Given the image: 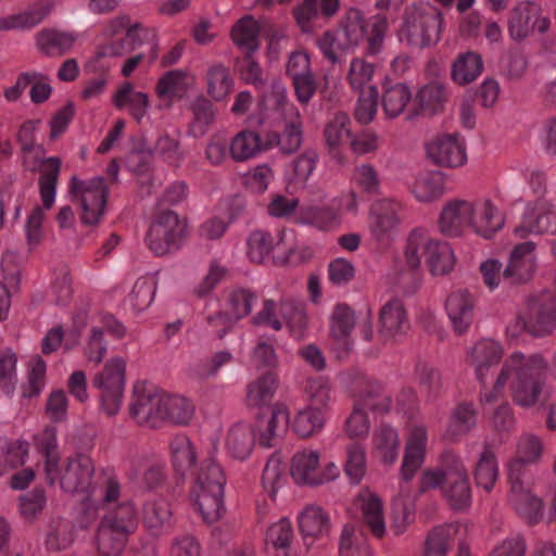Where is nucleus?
<instances>
[{"label": "nucleus", "mask_w": 556, "mask_h": 556, "mask_svg": "<svg viewBox=\"0 0 556 556\" xmlns=\"http://www.w3.org/2000/svg\"><path fill=\"white\" fill-rule=\"evenodd\" d=\"M547 369L548 362L542 354L511 352L504 358L493 383L482 391L481 403L493 404L505 400L509 391L517 406L534 407L543 395Z\"/></svg>", "instance_id": "f257e3e1"}, {"label": "nucleus", "mask_w": 556, "mask_h": 556, "mask_svg": "<svg viewBox=\"0 0 556 556\" xmlns=\"http://www.w3.org/2000/svg\"><path fill=\"white\" fill-rule=\"evenodd\" d=\"M422 262L431 276H447L456 266L455 251L448 242L434 238L427 229L416 228L406 239L400 270L416 271Z\"/></svg>", "instance_id": "f03ea898"}, {"label": "nucleus", "mask_w": 556, "mask_h": 556, "mask_svg": "<svg viewBox=\"0 0 556 556\" xmlns=\"http://www.w3.org/2000/svg\"><path fill=\"white\" fill-rule=\"evenodd\" d=\"M267 111L265 121L273 125H283L281 135L268 134L267 139L275 140L283 153H292L299 149L302 143V131L300 113L296 106L287 98V89L280 83H274L271 92L265 98Z\"/></svg>", "instance_id": "7ed1b4c3"}, {"label": "nucleus", "mask_w": 556, "mask_h": 556, "mask_svg": "<svg viewBox=\"0 0 556 556\" xmlns=\"http://www.w3.org/2000/svg\"><path fill=\"white\" fill-rule=\"evenodd\" d=\"M556 328V299L549 293L528 296L518 307L515 317L508 323L506 332L510 338L522 333L545 337Z\"/></svg>", "instance_id": "20e7f679"}, {"label": "nucleus", "mask_w": 556, "mask_h": 556, "mask_svg": "<svg viewBox=\"0 0 556 556\" xmlns=\"http://www.w3.org/2000/svg\"><path fill=\"white\" fill-rule=\"evenodd\" d=\"M226 477L222 467L213 459L204 460L197 470L190 497L203 520L217 521L224 510Z\"/></svg>", "instance_id": "39448f33"}, {"label": "nucleus", "mask_w": 556, "mask_h": 556, "mask_svg": "<svg viewBox=\"0 0 556 556\" xmlns=\"http://www.w3.org/2000/svg\"><path fill=\"white\" fill-rule=\"evenodd\" d=\"M442 14L428 2L416 3L405 11L399 39L407 45L425 48L439 41Z\"/></svg>", "instance_id": "423d86ee"}, {"label": "nucleus", "mask_w": 556, "mask_h": 556, "mask_svg": "<svg viewBox=\"0 0 556 556\" xmlns=\"http://www.w3.org/2000/svg\"><path fill=\"white\" fill-rule=\"evenodd\" d=\"M290 475L294 483L319 486L339 479L341 469L334 460H321V451L311 446L296 450L290 459Z\"/></svg>", "instance_id": "0eeeda50"}, {"label": "nucleus", "mask_w": 556, "mask_h": 556, "mask_svg": "<svg viewBox=\"0 0 556 556\" xmlns=\"http://www.w3.org/2000/svg\"><path fill=\"white\" fill-rule=\"evenodd\" d=\"M254 323L267 326L275 331L286 328L289 334L300 340L307 330L308 318L302 303L294 300H265Z\"/></svg>", "instance_id": "6e6552de"}, {"label": "nucleus", "mask_w": 556, "mask_h": 556, "mask_svg": "<svg viewBox=\"0 0 556 556\" xmlns=\"http://www.w3.org/2000/svg\"><path fill=\"white\" fill-rule=\"evenodd\" d=\"M68 191L73 202L79 207L80 220L86 226L98 225L106 211L109 186L101 176L80 179L73 176Z\"/></svg>", "instance_id": "1a4fd4ad"}, {"label": "nucleus", "mask_w": 556, "mask_h": 556, "mask_svg": "<svg viewBox=\"0 0 556 556\" xmlns=\"http://www.w3.org/2000/svg\"><path fill=\"white\" fill-rule=\"evenodd\" d=\"M127 359L122 356H112L98 371L92 386L99 392L100 408L109 415H116L123 403L126 386Z\"/></svg>", "instance_id": "9d476101"}, {"label": "nucleus", "mask_w": 556, "mask_h": 556, "mask_svg": "<svg viewBox=\"0 0 556 556\" xmlns=\"http://www.w3.org/2000/svg\"><path fill=\"white\" fill-rule=\"evenodd\" d=\"M339 30L350 49H354L364 39H367V53L376 55L382 49V42L388 30V21L380 15L366 21L359 10L351 9L348 11Z\"/></svg>", "instance_id": "9b49d317"}, {"label": "nucleus", "mask_w": 556, "mask_h": 556, "mask_svg": "<svg viewBox=\"0 0 556 556\" xmlns=\"http://www.w3.org/2000/svg\"><path fill=\"white\" fill-rule=\"evenodd\" d=\"M48 166L43 176L39 179L41 206L34 207L25 223L26 241L31 249L37 248L43 239L42 223L47 212L54 205L56 198L60 161L52 159L49 161Z\"/></svg>", "instance_id": "f8f14e48"}, {"label": "nucleus", "mask_w": 556, "mask_h": 556, "mask_svg": "<svg viewBox=\"0 0 556 556\" xmlns=\"http://www.w3.org/2000/svg\"><path fill=\"white\" fill-rule=\"evenodd\" d=\"M187 223L173 211L157 215L150 226L147 243L156 255L178 250L187 238Z\"/></svg>", "instance_id": "ddd939ff"}, {"label": "nucleus", "mask_w": 556, "mask_h": 556, "mask_svg": "<svg viewBox=\"0 0 556 556\" xmlns=\"http://www.w3.org/2000/svg\"><path fill=\"white\" fill-rule=\"evenodd\" d=\"M136 511L132 505H121L114 516H105L98 532V548L102 556L118 555L125 544L126 534L135 529Z\"/></svg>", "instance_id": "4468645a"}, {"label": "nucleus", "mask_w": 556, "mask_h": 556, "mask_svg": "<svg viewBox=\"0 0 556 556\" xmlns=\"http://www.w3.org/2000/svg\"><path fill=\"white\" fill-rule=\"evenodd\" d=\"M520 220V225L514 229L516 238H525L530 233H554L556 232V207L545 197L526 200Z\"/></svg>", "instance_id": "2eb2a0df"}, {"label": "nucleus", "mask_w": 556, "mask_h": 556, "mask_svg": "<svg viewBox=\"0 0 556 556\" xmlns=\"http://www.w3.org/2000/svg\"><path fill=\"white\" fill-rule=\"evenodd\" d=\"M503 345L492 339H482L476 342L467 351V362L477 381L484 387V390L489 388L495 380L502 365L504 356Z\"/></svg>", "instance_id": "dca6fc26"}, {"label": "nucleus", "mask_w": 556, "mask_h": 556, "mask_svg": "<svg viewBox=\"0 0 556 556\" xmlns=\"http://www.w3.org/2000/svg\"><path fill=\"white\" fill-rule=\"evenodd\" d=\"M390 408V400L378 388L357 395L352 413L344 425L345 434L351 439L366 438L370 431V419L367 410L386 412Z\"/></svg>", "instance_id": "f3484780"}, {"label": "nucleus", "mask_w": 556, "mask_h": 556, "mask_svg": "<svg viewBox=\"0 0 556 556\" xmlns=\"http://www.w3.org/2000/svg\"><path fill=\"white\" fill-rule=\"evenodd\" d=\"M165 392L153 383L136 381L132 388L130 413L140 425L155 427L162 420Z\"/></svg>", "instance_id": "a211bd4d"}, {"label": "nucleus", "mask_w": 556, "mask_h": 556, "mask_svg": "<svg viewBox=\"0 0 556 556\" xmlns=\"http://www.w3.org/2000/svg\"><path fill=\"white\" fill-rule=\"evenodd\" d=\"M468 231L492 239L503 229L506 218L497 205L488 198L469 200Z\"/></svg>", "instance_id": "6ab92c4d"}, {"label": "nucleus", "mask_w": 556, "mask_h": 556, "mask_svg": "<svg viewBox=\"0 0 556 556\" xmlns=\"http://www.w3.org/2000/svg\"><path fill=\"white\" fill-rule=\"evenodd\" d=\"M549 20L543 15L541 7L533 1H521L510 12L508 31L513 39L522 40L533 31L545 33Z\"/></svg>", "instance_id": "aec40b11"}, {"label": "nucleus", "mask_w": 556, "mask_h": 556, "mask_svg": "<svg viewBox=\"0 0 556 556\" xmlns=\"http://www.w3.org/2000/svg\"><path fill=\"white\" fill-rule=\"evenodd\" d=\"M427 157L435 165L456 168L467 163L464 139L457 134H441L426 146Z\"/></svg>", "instance_id": "412c9836"}, {"label": "nucleus", "mask_w": 556, "mask_h": 556, "mask_svg": "<svg viewBox=\"0 0 556 556\" xmlns=\"http://www.w3.org/2000/svg\"><path fill=\"white\" fill-rule=\"evenodd\" d=\"M353 505L363 525L376 539L381 540L388 535L384 505L376 492L368 488L362 489Z\"/></svg>", "instance_id": "4be33fe9"}, {"label": "nucleus", "mask_w": 556, "mask_h": 556, "mask_svg": "<svg viewBox=\"0 0 556 556\" xmlns=\"http://www.w3.org/2000/svg\"><path fill=\"white\" fill-rule=\"evenodd\" d=\"M252 425L260 444L270 447L288 431L290 425L289 408L285 403L277 402L270 407L268 415H258Z\"/></svg>", "instance_id": "5701e85b"}, {"label": "nucleus", "mask_w": 556, "mask_h": 556, "mask_svg": "<svg viewBox=\"0 0 556 556\" xmlns=\"http://www.w3.org/2000/svg\"><path fill=\"white\" fill-rule=\"evenodd\" d=\"M296 522L299 532L307 545L328 538L332 529L329 513L315 504L304 506L298 513Z\"/></svg>", "instance_id": "b1692460"}, {"label": "nucleus", "mask_w": 556, "mask_h": 556, "mask_svg": "<svg viewBox=\"0 0 556 556\" xmlns=\"http://www.w3.org/2000/svg\"><path fill=\"white\" fill-rule=\"evenodd\" d=\"M286 72L292 79L298 100L308 103L316 91L309 55L303 50L292 52L288 58Z\"/></svg>", "instance_id": "393cba45"}, {"label": "nucleus", "mask_w": 556, "mask_h": 556, "mask_svg": "<svg viewBox=\"0 0 556 556\" xmlns=\"http://www.w3.org/2000/svg\"><path fill=\"white\" fill-rule=\"evenodd\" d=\"M509 503L513 508L530 522H539L544 517L543 502L533 494L528 478H509Z\"/></svg>", "instance_id": "a878e982"}, {"label": "nucleus", "mask_w": 556, "mask_h": 556, "mask_svg": "<svg viewBox=\"0 0 556 556\" xmlns=\"http://www.w3.org/2000/svg\"><path fill=\"white\" fill-rule=\"evenodd\" d=\"M93 464L88 456L71 458L66 466L60 470L58 467L56 481L67 493H85L91 488Z\"/></svg>", "instance_id": "bb28decb"}, {"label": "nucleus", "mask_w": 556, "mask_h": 556, "mask_svg": "<svg viewBox=\"0 0 556 556\" xmlns=\"http://www.w3.org/2000/svg\"><path fill=\"white\" fill-rule=\"evenodd\" d=\"M275 147L274 139H265L253 129L238 131L229 141V156L237 163L256 159Z\"/></svg>", "instance_id": "cd10ccee"}, {"label": "nucleus", "mask_w": 556, "mask_h": 556, "mask_svg": "<svg viewBox=\"0 0 556 556\" xmlns=\"http://www.w3.org/2000/svg\"><path fill=\"white\" fill-rule=\"evenodd\" d=\"M476 300L464 289L452 291L445 300V312L452 328L458 334L465 333L473 320Z\"/></svg>", "instance_id": "c85d7f7f"}, {"label": "nucleus", "mask_w": 556, "mask_h": 556, "mask_svg": "<svg viewBox=\"0 0 556 556\" xmlns=\"http://www.w3.org/2000/svg\"><path fill=\"white\" fill-rule=\"evenodd\" d=\"M427 429L422 425H414L409 428L405 453L401 466V479L409 482L425 460L427 451Z\"/></svg>", "instance_id": "c756f323"}, {"label": "nucleus", "mask_w": 556, "mask_h": 556, "mask_svg": "<svg viewBox=\"0 0 556 556\" xmlns=\"http://www.w3.org/2000/svg\"><path fill=\"white\" fill-rule=\"evenodd\" d=\"M469 200L457 198L444 203L438 219V228L443 236L458 238L468 230Z\"/></svg>", "instance_id": "7c9ffc66"}, {"label": "nucleus", "mask_w": 556, "mask_h": 556, "mask_svg": "<svg viewBox=\"0 0 556 556\" xmlns=\"http://www.w3.org/2000/svg\"><path fill=\"white\" fill-rule=\"evenodd\" d=\"M443 495L448 505L456 510H464L471 504V488L467 469L463 464L446 470Z\"/></svg>", "instance_id": "2f4dec72"}, {"label": "nucleus", "mask_w": 556, "mask_h": 556, "mask_svg": "<svg viewBox=\"0 0 556 556\" xmlns=\"http://www.w3.org/2000/svg\"><path fill=\"white\" fill-rule=\"evenodd\" d=\"M543 451L541 440L531 433L522 434L516 443V454L507 462L509 478H528L526 466L539 462Z\"/></svg>", "instance_id": "473e14b6"}, {"label": "nucleus", "mask_w": 556, "mask_h": 556, "mask_svg": "<svg viewBox=\"0 0 556 556\" xmlns=\"http://www.w3.org/2000/svg\"><path fill=\"white\" fill-rule=\"evenodd\" d=\"M110 333L121 339L125 336V328L112 316H103L100 325L93 326L90 337L84 345V353L88 362L99 364L108 352V344L103 336Z\"/></svg>", "instance_id": "72a5a7b5"}, {"label": "nucleus", "mask_w": 556, "mask_h": 556, "mask_svg": "<svg viewBox=\"0 0 556 556\" xmlns=\"http://www.w3.org/2000/svg\"><path fill=\"white\" fill-rule=\"evenodd\" d=\"M255 429L250 422H237L229 427L224 439L226 453L236 460L248 459L255 445Z\"/></svg>", "instance_id": "f704fd0d"}, {"label": "nucleus", "mask_w": 556, "mask_h": 556, "mask_svg": "<svg viewBox=\"0 0 556 556\" xmlns=\"http://www.w3.org/2000/svg\"><path fill=\"white\" fill-rule=\"evenodd\" d=\"M408 328L406 312L400 300L386 303L380 311L379 334L384 343L399 341Z\"/></svg>", "instance_id": "c9c22d12"}, {"label": "nucleus", "mask_w": 556, "mask_h": 556, "mask_svg": "<svg viewBox=\"0 0 556 556\" xmlns=\"http://www.w3.org/2000/svg\"><path fill=\"white\" fill-rule=\"evenodd\" d=\"M195 84L194 74L185 70H173L160 77L155 92L161 100L170 104L175 100L184 98L189 90L195 87Z\"/></svg>", "instance_id": "e433bc0d"}, {"label": "nucleus", "mask_w": 556, "mask_h": 556, "mask_svg": "<svg viewBox=\"0 0 556 556\" xmlns=\"http://www.w3.org/2000/svg\"><path fill=\"white\" fill-rule=\"evenodd\" d=\"M401 210L402 204L395 199L387 198L376 202L370 213V229L378 240L396 229Z\"/></svg>", "instance_id": "4c0bfd02"}, {"label": "nucleus", "mask_w": 556, "mask_h": 556, "mask_svg": "<svg viewBox=\"0 0 556 556\" xmlns=\"http://www.w3.org/2000/svg\"><path fill=\"white\" fill-rule=\"evenodd\" d=\"M538 266L536 243L529 240L516 244L510 251L505 274L516 280L529 279Z\"/></svg>", "instance_id": "58836bf2"}, {"label": "nucleus", "mask_w": 556, "mask_h": 556, "mask_svg": "<svg viewBox=\"0 0 556 556\" xmlns=\"http://www.w3.org/2000/svg\"><path fill=\"white\" fill-rule=\"evenodd\" d=\"M410 192L419 203H432L446 192L445 175L440 170H424L414 177Z\"/></svg>", "instance_id": "ea45409f"}, {"label": "nucleus", "mask_w": 556, "mask_h": 556, "mask_svg": "<svg viewBox=\"0 0 556 556\" xmlns=\"http://www.w3.org/2000/svg\"><path fill=\"white\" fill-rule=\"evenodd\" d=\"M484 71V62L480 53L467 50L459 52L452 60L450 76L457 86H467L476 81Z\"/></svg>", "instance_id": "a19ab883"}, {"label": "nucleus", "mask_w": 556, "mask_h": 556, "mask_svg": "<svg viewBox=\"0 0 556 556\" xmlns=\"http://www.w3.org/2000/svg\"><path fill=\"white\" fill-rule=\"evenodd\" d=\"M112 102L118 110L127 111L138 123L148 114L150 97L137 90L131 83H123L113 93Z\"/></svg>", "instance_id": "79ce46f5"}, {"label": "nucleus", "mask_w": 556, "mask_h": 556, "mask_svg": "<svg viewBox=\"0 0 556 556\" xmlns=\"http://www.w3.org/2000/svg\"><path fill=\"white\" fill-rule=\"evenodd\" d=\"M255 300V295L248 290H236L231 292L227 313L208 317V323L212 326L215 327L219 324L224 326L222 329H216V334L223 337L226 329L229 328L235 320L247 316L251 312Z\"/></svg>", "instance_id": "37998d69"}, {"label": "nucleus", "mask_w": 556, "mask_h": 556, "mask_svg": "<svg viewBox=\"0 0 556 556\" xmlns=\"http://www.w3.org/2000/svg\"><path fill=\"white\" fill-rule=\"evenodd\" d=\"M400 437L395 428L381 426L371 437V455L383 466H392L399 457Z\"/></svg>", "instance_id": "c03bdc74"}, {"label": "nucleus", "mask_w": 556, "mask_h": 556, "mask_svg": "<svg viewBox=\"0 0 556 556\" xmlns=\"http://www.w3.org/2000/svg\"><path fill=\"white\" fill-rule=\"evenodd\" d=\"M295 222L301 225H308L320 230H330L340 225V215L330 207L306 203L299 206L295 213Z\"/></svg>", "instance_id": "a18cd8bd"}, {"label": "nucleus", "mask_w": 556, "mask_h": 556, "mask_svg": "<svg viewBox=\"0 0 556 556\" xmlns=\"http://www.w3.org/2000/svg\"><path fill=\"white\" fill-rule=\"evenodd\" d=\"M38 451L43 456V472L49 483L53 484L58 478V464L60 454L58 451V439L55 428L49 427L35 437Z\"/></svg>", "instance_id": "49530a36"}, {"label": "nucleus", "mask_w": 556, "mask_h": 556, "mask_svg": "<svg viewBox=\"0 0 556 556\" xmlns=\"http://www.w3.org/2000/svg\"><path fill=\"white\" fill-rule=\"evenodd\" d=\"M168 448L173 467L177 473L185 476L193 468L198 459V452L188 435L179 433L172 437Z\"/></svg>", "instance_id": "de8ad7c7"}, {"label": "nucleus", "mask_w": 556, "mask_h": 556, "mask_svg": "<svg viewBox=\"0 0 556 556\" xmlns=\"http://www.w3.org/2000/svg\"><path fill=\"white\" fill-rule=\"evenodd\" d=\"M327 419L325 409L307 404L295 413L291 426L299 437L309 438L324 429Z\"/></svg>", "instance_id": "09e8293b"}, {"label": "nucleus", "mask_w": 556, "mask_h": 556, "mask_svg": "<svg viewBox=\"0 0 556 556\" xmlns=\"http://www.w3.org/2000/svg\"><path fill=\"white\" fill-rule=\"evenodd\" d=\"M412 100V91L404 83H386L382 85L381 103L389 118L400 116Z\"/></svg>", "instance_id": "8fccbe9b"}, {"label": "nucleus", "mask_w": 556, "mask_h": 556, "mask_svg": "<svg viewBox=\"0 0 556 556\" xmlns=\"http://www.w3.org/2000/svg\"><path fill=\"white\" fill-rule=\"evenodd\" d=\"M77 40V35L56 29H46L36 36L38 49L49 56H60L71 50Z\"/></svg>", "instance_id": "3c124183"}, {"label": "nucleus", "mask_w": 556, "mask_h": 556, "mask_svg": "<svg viewBox=\"0 0 556 556\" xmlns=\"http://www.w3.org/2000/svg\"><path fill=\"white\" fill-rule=\"evenodd\" d=\"M233 220V214L227 203H222L213 216L204 220L199 228V237L202 241H218L226 233Z\"/></svg>", "instance_id": "603ef678"}, {"label": "nucleus", "mask_w": 556, "mask_h": 556, "mask_svg": "<svg viewBox=\"0 0 556 556\" xmlns=\"http://www.w3.org/2000/svg\"><path fill=\"white\" fill-rule=\"evenodd\" d=\"M367 453L359 443H351L345 447L343 471L348 481L358 485L367 473Z\"/></svg>", "instance_id": "864d4df0"}, {"label": "nucleus", "mask_w": 556, "mask_h": 556, "mask_svg": "<svg viewBox=\"0 0 556 556\" xmlns=\"http://www.w3.org/2000/svg\"><path fill=\"white\" fill-rule=\"evenodd\" d=\"M258 34V22L252 15H245L232 26L231 39L247 53H254L260 47Z\"/></svg>", "instance_id": "5fc2aeb1"}, {"label": "nucleus", "mask_w": 556, "mask_h": 556, "mask_svg": "<svg viewBox=\"0 0 556 556\" xmlns=\"http://www.w3.org/2000/svg\"><path fill=\"white\" fill-rule=\"evenodd\" d=\"M162 420L174 425H189L194 415L193 404L182 395L165 393Z\"/></svg>", "instance_id": "6e6d98bb"}, {"label": "nucleus", "mask_w": 556, "mask_h": 556, "mask_svg": "<svg viewBox=\"0 0 556 556\" xmlns=\"http://www.w3.org/2000/svg\"><path fill=\"white\" fill-rule=\"evenodd\" d=\"M278 378L271 374H265L253 380L247 389V402L252 407L268 405L278 389Z\"/></svg>", "instance_id": "4d7b16f0"}, {"label": "nucleus", "mask_w": 556, "mask_h": 556, "mask_svg": "<svg viewBox=\"0 0 556 556\" xmlns=\"http://www.w3.org/2000/svg\"><path fill=\"white\" fill-rule=\"evenodd\" d=\"M287 481L282 457L278 453H273L263 469L261 480L263 490L271 498H275L278 492L287 484Z\"/></svg>", "instance_id": "13d9d810"}, {"label": "nucleus", "mask_w": 556, "mask_h": 556, "mask_svg": "<svg viewBox=\"0 0 556 556\" xmlns=\"http://www.w3.org/2000/svg\"><path fill=\"white\" fill-rule=\"evenodd\" d=\"M207 94L215 101L226 99L235 87V80L229 71L222 64L210 66L206 76Z\"/></svg>", "instance_id": "bf43d9fd"}, {"label": "nucleus", "mask_w": 556, "mask_h": 556, "mask_svg": "<svg viewBox=\"0 0 556 556\" xmlns=\"http://www.w3.org/2000/svg\"><path fill=\"white\" fill-rule=\"evenodd\" d=\"M376 66L363 58H353L348 67L345 79L354 92L367 91L372 85Z\"/></svg>", "instance_id": "052dcab7"}, {"label": "nucleus", "mask_w": 556, "mask_h": 556, "mask_svg": "<svg viewBox=\"0 0 556 556\" xmlns=\"http://www.w3.org/2000/svg\"><path fill=\"white\" fill-rule=\"evenodd\" d=\"M280 237L275 238L264 230L251 232L247 239V255L254 263H265L271 255L276 245L280 242Z\"/></svg>", "instance_id": "680f3d73"}, {"label": "nucleus", "mask_w": 556, "mask_h": 556, "mask_svg": "<svg viewBox=\"0 0 556 556\" xmlns=\"http://www.w3.org/2000/svg\"><path fill=\"white\" fill-rule=\"evenodd\" d=\"M40 125V119H28L21 125L17 131V140L22 146L23 159L27 167L34 168L38 166V162L31 160L33 153L38 155L43 154L42 147L36 143V134Z\"/></svg>", "instance_id": "e2e57ef3"}, {"label": "nucleus", "mask_w": 556, "mask_h": 556, "mask_svg": "<svg viewBox=\"0 0 556 556\" xmlns=\"http://www.w3.org/2000/svg\"><path fill=\"white\" fill-rule=\"evenodd\" d=\"M473 477L478 488L485 492L493 490L498 479V463L492 451L485 450L480 454Z\"/></svg>", "instance_id": "0e129e2a"}, {"label": "nucleus", "mask_w": 556, "mask_h": 556, "mask_svg": "<svg viewBox=\"0 0 556 556\" xmlns=\"http://www.w3.org/2000/svg\"><path fill=\"white\" fill-rule=\"evenodd\" d=\"M294 530L292 522L287 517H281L273 522L265 533V544L276 552L293 547Z\"/></svg>", "instance_id": "69168bd1"}, {"label": "nucleus", "mask_w": 556, "mask_h": 556, "mask_svg": "<svg viewBox=\"0 0 556 556\" xmlns=\"http://www.w3.org/2000/svg\"><path fill=\"white\" fill-rule=\"evenodd\" d=\"M455 534L456 528L452 525L433 529L427 535L421 556H447V551Z\"/></svg>", "instance_id": "338daca9"}, {"label": "nucleus", "mask_w": 556, "mask_h": 556, "mask_svg": "<svg viewBox=\"0 0 556 556\" xmlns=\"http://www.w3.org/2000/svg\"><path fill=\"white\" fill-rule=\"evenodd\" d=\"M446 98V85L441 80H432L420 87L417 92L420 106L431 113L442 110Z\"/></svg>", "instance_id": "774afa93"}]
</instances>
